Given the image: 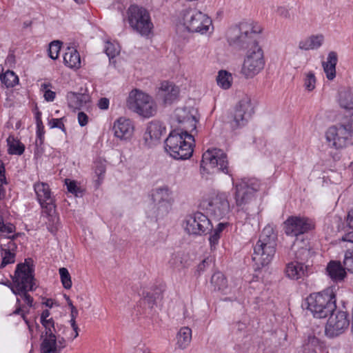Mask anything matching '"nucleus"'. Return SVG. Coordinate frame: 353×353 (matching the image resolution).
<instances>
[{
	"mask_svg": "<svg viewBox=\"0 0 353 353\" xmlns=\"http://www.w3.org/2000/svg\"><path fill=\"white\" fill-rule=\"evenodd\" d=\"M206 209L215 219L226 217L230 212L228 195L225 192H219L212 196L208 200Z\"/></svg>",
	"mask_w": 353,
	"mask_h": 353,
	"instance_id": "15",
	"label": "nucleus"
},
{
	"mask_svg": "<svg viewBox=\"0 0 353 353\" xmlns=\"http://www.w3.org/2000/svg\"><path fill=\"white\" fill-rule=\"evenodd\" d=\"M59 272L63 288L68 290L70 289L72 283L71 276L68 269L65 268H59Z\"/></svg>",
	"mask_w": 353,
	"mask_h": 353,
	"instance_id": "39",
	"label": "nucleus"
},
{
	"mask_svg": "<svg viewBox=\"0 0 353 353\" xmlns=\"http://www.w3.org/2000/svg\"><path fill=\"white\" fill-rule=\"evenodd\" d=\"M34 190L41 206L51 210L54 207V199L51 196L48 184L43 182L36 183L34 185Z\"/></svg>",
	"mask_w": 353,
	"mask_h": 353,
	"instance_id": "19",
	"label": "nucleus"
},
{
	"mask_svg": "<svg viewBox=\"0 0 353 353\" xmlns=\"http://www.w3.org/2000/svg\"><path fill=\"white\" fill-rule=\"evenodd\" d=\"M339 103L345 110H353V90L347 89L340 91Z\"/></svg>",
	"mask_w": 353,
	"mask_h": 353,
	"instance_id": "33",
	"label": "nucleus"
},
{
	"mask_svg": "<svg viewBox=\"0 0 353 353\" xmlns=\"http://www.w3.org/2000/svg\"><path fill=\"white\" fill-rule=\"evenodd\" d=\"M174 118L179 123L185 124L187 129L196 130L197 119L196 117L187 108H178L174 114Z\"/></svg>",
	"mask_w": 353,
	"mask_h": 353,
	"instance_id": "21",
	"label": "nucleus"
},
{
	"mask_svg": "<svg viewBox=\"0 0 353 353\" xmlns=\"http://www.w3.org/2000/svg\"><path fill=\"white\" fill-rule=\"evenodd\" d=\"M315 83H316V79L314 77V74L313 72H310L305 79V88L309 90L312 91L315 88Z\"/></svg>",
	"mask_w": 353,
	"mask_h": 353,
	"instance_id": "49",
	"label": "nucleus"
},
{
	"mask_svg": "<svg viewBox=\"0 0 353 353\" xmlns=\"http://www.w3.org/2000/svg\"><path fill=\"white\" fill-rule=\"evenodd\" d=\"M260 183L256 179H243L235 185V202L238 207L243 208L254 197L259 190Z\"/></svg>",
	"mask_w": 353,
	"mask_h": 353,
	"instance_id": "12",
	"label": "nucleus"
},
{
	"mask_svg": "<svg viewBox=\"0 0 353 353\" xmlns=\"http://www.w3.org/2000/svg\"><path fill=\"white\" fill-rule=\"evenodd\" d=\"M210 263V260L208 258L203 259L201 263H199L197 266V271L200 274L203 272L207 266H209Z\"/></svg>",
	"mask_w": 353,
	"mask_h": 353,
	"instance_id": "58",
	"label": "nucleus"
},
{
	"mask_svg": "<svg viewBox=\"0 0 353 353\" xmlns=\"http://www.w3.org/2000/svg\"><path fill=\"white\" fill-rule=\"evenodd\" d=\"M325 325V334L333 338L342 334L349 326L350 321L346 312L338 311L336 314H330Z\"/></svg>",
	"mask_w": 353,
	"mask_h": 353,
	"instance_id": "17",
	"label": "nucleus"
},
{
	"mask_svg": "<svg viewBox=\"0 0 353 353\" xmlns=\"http://www.w3.org/2000/svg\"><path fill=\"white\" fill-rule=\"evenodd\" d=\"M327 274L334 281H341L346 276V269L340 261H330L326 268Z\"/></svg>",
	"mask_w": 353,
	"mask_h": 353,
	"instance_id": "24",
	"label": "nucleus"
},
{
	"mask_svg": "<svg viewBox=\"0 0 353 353\" xmlns=\"http://www.w3.org/2000/svg\"><path fill=\"white\" fill-rule=\"evenodd\" d=\"M216 82L223 89H229L232 83V74L226 70H220L216 77Z\"/></svg>",
	"mask_w": 353,
	"mask_h": 353,
	"instance_id": "35",
	"label": "nucleus"
},
{
	"mask_svg": "<svg viewBox=\"0 0 353 353\" xmlns=\"http://www.w3.org/2000/svg\"><path fill=\"white\" fill-rule=\"evenodd\" d=\"M15 230V226L10 223H4L3 218L0 215V232L4 235H9Z\"/></svg>",
	"mask_w": 353,
	"mask_h": 353,
	"instance_id": "45",
	"label": "nucleus"
},
{
	"mask_svg": "<svg viewBox=\"0 0 353 353\" xmlns=\"http://www.w3.org/2000/svg\"><path fill=\"white\" fill-rule=\"evenodd\" d=\"M283 224L285 233L290 236H298L314 228L313 221L305 216H290Z\"/></svg>",
	"mask_w": 353,
	"mask_h": 353,
	"instance_id": "13",
	"label": "nucleus"
},
{
	"mask_svg": "<svg viewBox=\"0 0 353 353\" xmlns=\"http://www.w3.org/2000/svg\"><path fill=\"white\" fill-rule=\"evenodd\" d=\"M98 107L101 110H107L109 107V99L105 97L100 99L98 102Z\"/></svg>",
	"mask_w": 353,
	"mask_h": 353,
	"instance_id": "59",
	"label": "nucleus"
},
{
	"mask_svg": "<svg viewBox=\"0 0 353 353\" xmlns=\"http://www.w3.org/2000/svg\"><path fill=\"white\" fill-rule=\"evenodd\" d=\"M34 272L32 259H26L23 263L17 265L10 283L12 292L19 296L29 307H32L33 298L28 292L37 288Z\"/></svg>",
	"mask_w": 353,
	"mask_h": 353,
	"instance_id": "1",
	"label": "nucleus"
},
{
	"mask_svg": "<svg viewBox=\"0 0 353 353\" xmlns=\"http://www.w3.org/2000/svg\"><path fill=\"white\" fill-rule=\"evenodd\" d=\"M78 122L81 126H85L88 124V117L83 112H79L78 113Z\"/></svg>",
	"mask_w": 353,
	"mask_h": 353,
	"instance_id": "56",
	"label": "nucleus"
},
{
	"mask_svg": "<svg viewBox=\"0 0 353 353\" xmlns=\"http://www.w3.org/2000/svg\"><path fill=\"white\" fill-rule=\"evenodd\" d=\"M51 87L50 83H43L41 85V90L43 92V97L47 101H53L56 97L55 92L48 89Z\"/></svg>",
	"mask_w": 353,
	"mask_h": 353,
	"instance_id": "44",
	"label": "nucleus"
},
{
	"mask_svg": "<svg viewBox=\"0 0 353 353\" xmlns=\"http://www.w3.org/2000/svg\"><path fill=\"white\" fill-rule=\"evenodd\" d=\"M113 130L117 137L127 139L132 136L134 127L130 119L120 117L114 122Z\"/></svg>",
	"mask_w": 353,
	"mask_h": 353,
	"instance_id": "20",
	"label": "nucleus"
},
{
	"mask_svg": "<svg viewBox=\"0 0 353 353\" xmlns=\"http://www.w3.org/2000/svg\"><path fill=\"white\" fill-rule=\"evenodd\" d=\"M152 197L156 204L168 203L170 201V191L168 187L159 188L152 191Z\"/></svg>",
	"mask_w": 353,
	"mask_h": 353,
	"instance_id": "31",
	"label": "nucleus"
},
{
	"mask_svg": "<svg viewBox=\"0 0 353 353\" xmlns=\"http://www.w3.org/2000/svg\"><path fill=\"white\" fill-rule=\"evenodd\" d=\"M66 98L69 108L74 110H80L90 101L88 94L73 92H68Z\"/></svg>",
	"mask_w": 353,
	"mask_h": 353,
	"instance_id": "23",
	"label": "nucleus"
},
{
	"mask_svg": "<svg viewBox=\"0 0 353 353\" xmlns=\"http://www.w3.org/2000/svg\"><path fill=\"white\" fill-rule=\"evenodd\" d=\"M120 48L117 43L107 41L105 46V52L110 59H113L119 54Z\"/></svg>",
	"mask_w": 353,
	"mask_h": 353,
	"instance_id": "41",
	"label": "nucleus"
},
{
	"mask_svg": "<svg viewBox=\"0 0 353 353\" xmlns=\"http://www.w3.org/2000/svg\"><path fill=\"white\" fill-rule=\"evenodd\" d=\"M319 345V339L314 335H309L303 345V352L305 353H314Z\"/></svg>",
	"mask_w": 353,
	"mask_h": 353,
	"instance_id": "37",
	"label": "nucleus"
},
{
	"mask_svg": "<svg viewBox=\"0 0 353 353\" xmlns=\"http://www.w3.org/2000/svg\"><path fill=\"white\" fill-rule=\"evenodd\" d=\"M21 300L22 299L19 296H17V300H16L17 307H16L15 310L12 312V314H21V316H22L23 312H24L26 314V312L23 310V307L21 304Z\"/></svg>",
	"mask_w": 353,
	"mask_h": 353,
	"instance_id": "57",
	"label": "nucleus"
},
{
	"mask_svg": "<svg viewBox=\"0 0 353 353\" xmlns=\"http://www.w3.org/2000/svg\"><path fill=\"white\" fill-rule=\"evenodd\" d=\"M263 51L258 43H252L245 53L241 72L246 78H253L264 68Z\"/></svg>",
	"mask_w": 353,
	"mask_h": 353,
	"instance_id": "9",
	"label": "nucleus"
},
{
	"mask_svg": "<svg viewBox=\"0 0 353 353\" xmlns=\"http://www.w3.org/2000/svg\"><path fill=\"white\" fill-rule=\"evenodd\" d=\"M185 230L189 234L201 235L212 230V224L207 216L201 212L189 215L185 220Z\"/></svg>",
	"mask_w": 353,
	"mask_h": 353,
	"instance_id": "14",
	"label": "nucleus"
},
{
	"mask_svg": "<svg viewBox=\"0 0 353 353\" xmlns=\"http://www.w3.org/2000/svg\"><path fill=\"white\" fill-rule=\"evenodd\" d=\"M6 183L5 176V168L2 163H0V200L5 196V190L3 187V184Z\"/></svg>",
	"mask_w": 353,
	"mask_h": 353,
	"instance_id": "50",
	"label": "nucleus"
},
{
	"mask_svg": "<svg viewBox=\"0 0 353 353\" xmlns=\"http://www.w3.org/2000/svg\"><path fill=\"white\" fill-rule=\"evenodd\" d=\"M41 353H59L57 336H45L41 343Z\"/></svg>",
	"mask_w": 353,
	"mask_h": 353,
	"instance_id": "30",
	"label": "nucleus"
},
{
	"mask_svg": "<svg viewBox=\"0 0 353 353\" xmlns=\"http://www.w3.org/2000/svg\"><path fill=\"white\" fill-rule=\"evenodd\" d=\"M1 81L7 88H12L19 83V78L13 71L8 70L1 76Z\"/></svg>",
	"mask_w": 353,
	"mask_h": 353,
	"instance_id": "36",
	"label": "nucleus"
},
{
	"mask_svg": "<svg viewBox=\"0 0 353 353\" xmlns=\"http://www.w3.org/2000/svg\"><path fill=\"white\" fill-rule=\"evenodd\" d=\"M277 234L270 225L265 226L254 247L252 261L256 269L268 265L272 261L276 246Z\"/></svg>",
	"mask_w": 353,
	"mask_h": 353,
	"instance_id": "2",
	"label": "nucleus"
},
{
	"mask_svg": "<svg viewBox=\"0 0 353 353\" xmlns=\"http://www.w3.org/2000/svg\"><path fill=\"white\" fill-rule=\"evenodd\" d=\"M309 250L307 248H301L295 254V257L297 260L304 261L305 259L308 256Z\"/></svg>",
	"mask_w": 353,
	"mask_h": 353,
	"instance_id": "55",
	"label": "nucleus"
},
{
	"mask_svg": "<svg viewBox=\"0 0 353 353\" xmlns=\"http://www.w3.org/2000/svg\"><path fill=\"white\" fill-rule=\"evenodd\" d=\"M228 225V223H219L216 228L213 231V233H216L221 236V234L223 229Z\"/></svg>",
	"mask_w": 353,
	"mask_h": 353,
	"instance_id": "63",
	"label": "nucleus"
},
{
	"mask_svg": "<svg viewBox=\"0 0 353 353\" xmlns=\"http://www.w3.org/2000/svg\"><path fill=\"white\" fill-rule=\"evenodd\" d=\"M65 185H67V189L69 192L72 194H77V192L79 190V188L77 185V183L74 181H70V179L65 180Z\"/></svg>",
	"mask_w": 353,
	"mask_h": 353,
	"instance_id": "54",
	"label": "nucleus"
},
{
	"mask_svg": "<svg viewBox=\"0 0 353 353\" xmlns=\"http://www.w3.org/2000/svg\"><path fill=\"white\" fill-rule=\"evenodd\" d=\"M326 140L335 149H343L352 145L353 120L346 124L330 127L325 133Z\"/></svg>",
	"mask_w": 353,
	"mask_h": 353,
	"instance_id": "10",
	"label": "nucleus"
},
{
	"mask_svg": "<svg viewBox=\"0 0 353 353\" xmlns=\"http://www.w3.org/2000/svg\"><path fill=\"white\" fill-rule=\"evenodd\" d=\"M341 241L353 243V232H350L345 234L342 236Z\"/></svg>",
	"mask_w": 353,
	"mask_h": 353,
	"instance_id": "64",
	"label": "nucleus"
},
{
	"mask_svg": "<svg viewBox=\"0 0 353 353\" xmlns=\"http://www.w3.org/2000/svg\"><path fill=\"white\" fill-rule=\"evenodd\" d=\"M7 236L8 238L10 239V240L6 244L1 245V250L15 253L16 250L17 248V244L13 241V239L15 238V235H12V236L9 235Z\"/></svg>",
	"mask_w": 353,
	"mask_h": 353,
	"instance_id": "48",
	"label": "nucleus"
},
{
	"mask_svg": "<svg viewBox=\"0 0 353 353\" xmlns=\"http://www.w3.org/2000/svg\"><path fill=\"white\" fill-rule=\"evenodd\" d=\"M324 41L323 34L312 35L300 41L299 48L303 50H315L320 48Z\"/></svg>",
	"mask_w": 353,
	"mask_h": 353,
	"instance_id": "27",
	"label": "nucleus"
},
{
	"mask_svg": "<svg viewBox=\"0 0 353 353\" xmlns=\"http://www.w3.org/2000/svg\"><path fill=\"white\" fill-rule=\"evenodd\" d=\"M63 61L65 65L70 68L77 69L81 66L79 53L74 48H67L63 55Z\"/></svg>",
	"mask_w": 353,
	"mask_h": 353,
	"instance_id": "28",
	"label": "nucleus"
},
{
	"mask_svg": "<svg viewBox=\"0 0 353 353\" xmlns=\"http://www.w3.org/2000/svg\"><path fill=\"white\" fill-rule=\"evenodd\" d=\"M210 284L214 291H224L228 287V281L223 273H214L210 279Z\"/></svg>",
	"mask_w": 353,
	"mask_h": 353,
	"instance_id": "32",
	"label": "nucleus"
},
{
	"mask_svg": "<svg viewBox=\"0 0 353 353\" xmlns=\"http://www.w3.org/2000/svg\"><path fill=\"white\" fill-rule=\"evenodd\" d=\"M254 113V108L252 105L251 99L248 96L243 97L236 105L234 113L230 121L231 125L234 128L244 126L252 114Z\"/></svg>",
	"mask_w": 353,
	"mask_h": 353,
	"instance_id": "16",
	"label": "nucleus"
},
{
	"mask_svg": "<svg viewBox=\"0 0 353 353\" xmlns=\"http://www.w3.org/2000/svg\"><path fill=\"white\" fill-rule=\"evenodd\" d=\"M1 254L2 256V261L0 265V268H3L7 265L14 262L16 255L14 252L1 250Z\"/></svg>",
	"mask_w": 353,
	"mask_h": 353,
	"instance_id": "42",
	"label": "nucleus"
},
{
	"mask_svg": "<svg viewBox=\"0 0 353 353\" xmlns=\"http://www.w3.org/2000/svg\"><path fill=\"white\" fill-rule=\"evenodd\" d=\"M179 88L172 83L163 81L159 88L158 95L163 99L165 104H171L178 97Z\"/></svg>",
	"mask_w": 353,
	"mask_h": 353,
	"instance_id": "22",
	"label": "nucleus"
},
{
	"mask_svg": "<svg viewBox=\"0 0 353 353\" xmlns=\"http://www.w3.org/2000/svg\"><path fill=\"white\" fill-rule=\"evenodd\" d=\"M8 152L10 154L21 155L25 150V146L14 136L10 135L7 139Z\"/></svg>",
	"mask_w": 353,
	"mask_h": 353,
	"instance_id": "34",
	"label": "nucleus"
},
{
	"mask_svg": "<svg viewBox=\"0 0 353 353\" xmlns=\"http://www.w3.org/2000/svg\"><path fill=\"white\" fill-rule=\"evenodd\" d=\"M126 106L144 118L153 117L157 112V105L152 98L138 89H134L129 93Z\"/></svg>",
	"mask_w": 353,
	"mask_h": 353,
	"instance_id": "8",
	"label": "nucleus"
},
{
	"mask_svg": "<svg viewBox=\"0 0 353 353\" xmlns=\"http://www.w3.org/2000/svg\"><path fill=\"white\" fill-rule=\"evenodd\" d=\"M168 263L172 268L183 267L181 254L180 253H173L168 261Z\"/></svg>",
	"mask_w": 353,
	"mask_h": 353,
	"instance_id": "47",
	"label": "nucleus"
},
{
	"mask_svg": "<svg viewBox=\"0 0 353 353\" xmlns=\"http://www.w3.org/2000/svg\"><path fill=\"white\" fill-rule=\"evenodd\" d=\"M37 143L39 141V144L41 145L43 143L44 133H45L44 126L43 125L42 121H39L38 125H37Z\"/></svg>",
	"mask_w": 353,
	"mask_h": 353,
	"instance_id": "52",
	"label": "nucleus"
},
{
	"mask_svg": "<svg viewBox=\"0 0 353 353\" xmlns=\"http://www.w3.org/2000/svg\"><path fill=\"white\" fill-rule=\"evenodd\" d=\"M221 236L216 233H212L209 237V241L210 245V250L212 251L215 250L219 244Z\"/></svg>",
	"mask_w": 353,
	"mask_h": 353,
	"instance_id": "53",
	"label": "nucleus"
},
{
	"mask_svg": "<svg viewBox=\"0 0 353 353\" xmlns=\"http://www.w3.org/2000/svg\"><path fill=\"white\" fill-rule=\"evenodd\" d=\"M41 323L45 327L46 336L55 335L54 333L56 332L54 327V322L52 318L48 319L44 321H41Z\"/></svg>",
	"mask_w": 353,
	"mask_h": 353,
	"instance_id": "46",
	"label": "nucleus"
},
{
	"mask_svg": "<svg viewBox=\"0 0 353 353\" xmlns=\"http://www.w3.org/2000/svg\"><path fill=\"white\" fill-rule=\"evenodd\" d=\"M347 226L353 230V209H351L347 214L346 217Z\"/></svg>",
	"mask_w": 353,
	"mask_h": 353,
	"instance_id": "60",
	"label": "nucleus"
},
{
	"mask_svg": "<svg viewBox=\"0 0 353 353\" xmlns=\"http://www.w3.org/2000/svg\"><path fill=\"white\" fill-rule=\"evenodd\" d=\"M193 136L187 131H172L165 141V151L174 159H189L193 153Z\"/></svg>",
	"mask_w": 353,
	"mask_h": 353,
	"instance_id": "3",
	"label": "nucleus"
},
{
	"mask_svg": "<svg viewBox=\"0 0 353 353\" xmlns=\"http://www.w3.org/2000/svg\"><path fill=\"white\" fill-rule=\"evenodd\" d=\"M192 340V330L188 327H183L176 335V345L179 349H185Z\"/></svg>",
	"mask_w": 353,
	"mask_h": 353,
	"instance_id": "29",
	"label": "nucleus"
},
{
	"mask_svg": "<svg viewBox=\"0 0 353 353\" xmlns=\"http://www.w3.org/2000/svg\"><path fill=\"white\" fill-rule=\"evenodd\" d=\"M337 61V53L334 51H331L328 53L327 61H323L322 63L326 77L329 80H332L336 77V65Z\"/></svg>",
	"mask_w": 353,
	"mask_h": 353,
	"instance_id": "26",
	"label": "nucleus"
},
{
	"mask_svg": "<svg viewBox=\"0 0 353 353\" xmlns=\"http://www.w3.org/2000/svg\"><path fill=\"white\" fill-rule=\"evenodd\" d=\"M307 309L314 317L323 319L334 312L336 308V296L332 288L311 294L306 299Z\"/></svg>",
	"mask_w": 353,
	"mask_h": 353,
	"instance_id": "4",
	"label": "nucleus"
},
{
	"mask_svg": "<svg viewBox=\"0 0 353 353\" xmlns=\"http://www.w3.org/2000/svg\"><path fill=\"white\" fill-rule=\"evenodd\" d=\"M61 47V42L59 41H54L50 43L48 54L52 59L55 60L58 58Z\"/></svg>",
	"mask_w": 353,
	"mask_h": 353,
	"instance_id": "43",
	"label": "nucleus"
},
{
	"mask_svg": "<svg viewBox=\"0 0 353 353\" xmlns=\"http://www.w3.org/2000/svg\"><path fill=\"white\" fill-rule=\"evenodd\" d=\"M130 26L143 37H148L153 30L154 25L150 12L138 5H131L127 10Z\"/></svg>",
	"mask_w": 353,
	"mask_h": 353,
	"instance_id": "7",
	"label": "nucleus"
},
{
	"mask_svg": "<svg viewBox=\"0 0 353 353\" xmlns=\"http://www.w3.org/2000/svg\"><path fill=\"white\" fill-rule=\"evenodd\" d=\"M48 125L50 128H57L61 129L65 133L66 132L65 125L63 122V118L52 119L49 120Z\"/></svg>",
	"mask_w": 353,
	"mask_h": 353,
	"instance_id": "51",
	"label": "nucleus"
},
{
	"mask_svg": "<svg viewBox=\"0 0 353 353\" xmlns=\"http://www.w3.org/2000/svg\"><path fill=\"white\" fill-rule=\"evenodd\" d=\"M105 165L102 162H96L94 165V173L97 176L96 180L97 185L99 186L102 183L105 173Z\"/></svg>",
	"mask_w": 353,
	"mask_h": 353,
	"instance_id": "40",
	"label": "nucleus"
},
{
	"mask_svg": "<svg viewBox=\"0 0 353 353\" xmlns=\"http://www.w3.org/2000/svg\"><path fill=\"white\" fill-rule=\"evenodd\" d=\"M165 132V127L161 121H151L149 123L143 134L145 144L148 147L156 145Z\"/></svg>",
	"mask_w": 353,
	"mask_h": 353,
	"instance_id": "18",
	"label": "nucleus"
},
{
	"mask_svg": "<svg viewBox=\"0 0 353 353\" xmlns=\"http://www.w3.org/2000/svg\"><path fill=\"white\" fill-rule=\"evenodd\" d=\"M307 266L303 263L297 261L287 264L285 274L288 277L293 280H298L305 276Z\"/></svg>",
	"mask_w": 353,
	"mask_h": 353,
	"instance_id": "25",
	"label": "nucleus"
},
{
	"mask_svg": "<svg viewBox=\"0 0 353 353\" xmlns=\"http://www.w3.org/2000/svg\"><path fill=\"white\" fill-rule=\"evenodd\" d=\"M144 300L148 302L150 307H152L153 305L155 304V298L154 297V295L152 294L148 293Z\"/></svg>",
	"mask_w": 353,
	"mask_h": 353,
	"instance_id": "62",
	"label": "nucleus"
},
{
	"mask_svg": "<svg viewBox=\"0 0 353 353\" xmlns=\"http://www.w3.org/2000/svg\"><path fill=\"white\" fill-rule=\"evenodd\" d=\"M343 264L347 272L353 274V248L345 252Z\"/></svg>",
	"mask_w": 353,
	"mask_h": 353,
	"instance_id": "38",
	"label": "nucleus"
},
{
	"mask_svg": "<svg viewBox=\"0 0 353 353\" xmlns=\"http://www.w3.org/2000/svg\"><path fill=\"white\" fill-rule=\"evenodd\" d=\"M201 172H214L213 170L230 174L227 155L220 149L213 148L205 151L201 161Z\"/></svg>",
	"mask_w": 353,
	"mask_h": 353,
	"instance_id": "11",
	"label": "nucleus"
},
{
	"mask_svg": "<svg viewBox=\"0 0 353 353\" xmlns=\"http://www.w3.org/2000/svg\"><path fill=\"white\" fill-rule=\"evenodd\" d=\"M261 32V28H255L252 22L243 21L228 30L227 39L230 46L248 50L252 47V43H258L254 37Z\"/></svg>",
	"mask_w": 353,
	"mask_h": 353,
	"instance_id": "5",
	"label": "nucleus"
},
{
	"mask_svg": "<svg viewBox=\"0 0 353 353\" xmlns=\"http://www.w3.org/2000/svg\"><path fill=\"white\" fill-rule=\"evenodd\" d=\"M182 21L185 29L190 32L205 34L212 33L214 30L211 18L195 8L183 10Z\"/></svg>",
	"mask_w": 353,
	"mask_h": 353,
	"instance_id": "6",
	"label": "nucleus"
},
{
	"mask_svg": "<svg viewBox=\"0 0 353 353\" xmlns=\"http://www.w3.org/2000/svg\"><path fill=\"white\" fill-rule=\"evenodd\" d=\"M277 14L284 18H288L290 17L288 10L285 7H279L277 9Z\"/></svg>",
	"mask_w": 353,
	"mask_h": 353,
	"instance_id": "61",
	"label": "nucleus"
}]
</instances>
